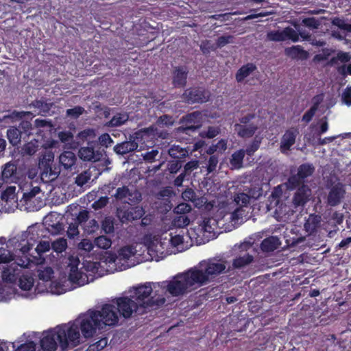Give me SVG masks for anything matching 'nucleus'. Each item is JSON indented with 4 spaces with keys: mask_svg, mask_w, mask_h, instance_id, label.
<instances>
[{
    "mask_svg": "<svg viewBox=\"0 0 351 351\" xmlns=\"http://www.w3.org/2000/svg\"><path fill=\"white\" fill-rule=\"evenodd\" d=\"M317 110V104L313 105L302 116V121L308 123L313 118Z\"/></svg>",
    "mask_w": 351,
    "mask_h": 351,
    "instance_id": "obj_53",
    "label": "nucleus"
},
{
    "mask_svg": "<svg viewBox=\"0 0 351 351\" xmlns=\"http://www.w3.org/2000/svg\"><path fill=\"white\" fill-rule=\"evenodd\" d=\"M250 197L245 193H239L234 195V202L242 208L247 206L250 202Z\"/></svg>",
    "mask_w": 351,
    "mask_h": 351,
    "instance_id": "obj_44",
    "label": "nucleus"
},
{
    "mask_svg": "<svg viewBox=\"0 0 351 351\" xmlns=\"http://www.w3.org/2000/svg\"><path fill=\"white\" fill-rule=\"evenodd\" d=\"M40 192V189L39 186L32 187L29 191L24 192L23 193L21 202H23L24 205L29 206V204H30L33 199L35 198L36 195Z\"/></svg>",
    "mask_w": 351,
    "mask_h": 351,
    "instance_id": "obj_34",
    "label": "nucleus"
},
{
    "mask_svg": "<svg viewBox=\"0 0 351 351\" xmlns=\"http://www.w3.org/2000/svg\"><path fill=\"white\" fill-rule=\"evenodd\" d=\"M234 130L237 132V135L241 138H250L254 136L258 127L254 123H250L247 125H241L239 123H235Z\"/></svg>",
    "mask_w": 351,
    "mask_h": 351,
    "instance_id": "obj_19",
    "label": "nucleus"
},
{
    "mask_svg": "<svg viewBox=\"0 0 351 351\" xmlns=\"http://www.w3.org/2000/svg\"><path fill=\"white\" fill-rule=\"evenodd\" d=\"M21 130L16 127H11L7 130V137L9 142L12 145L15 146L20 143L23 136H22Z\"/></svg>",
    "mask_w": 351,
    "mask_h": 351,
    "instance_id": "obj_29",
    "label": "nucleus"
},
{
    "mask_svg": "<svg viewBox=\"0 0 351 351\" xmlns=\"http://www.w3.org/2000/svg\"><path fill=\"white\" fill-rule=\"evenodd\" d=\"M201 113L195 111L187 114L182 119L183 125L179 128V130L185 133L188 131H195L201 126Z\"/></svg>",
    "mask_w": 351,
    "mask_h": 351,
    "instance_id": "obj_14",
    "label": "nucleus"
},
{
    "mask_svg": "<svg viewBox=\"0 0 351 351\" xmlns=\"http://www.w3.org/2000/svg\"><path fill=\"white\" fill-rule=\"evenodd\" d=\"M87 222H88L87 224L84 227V230L88 234L94 233L95 232H96L98 230L99 224L95 219H93L89 221L88 220Z\"/></svg>",
    "mask_w": 351,
    "mask_h": 351,
    "instance_id": "obj_64",
    "label": "nucleus"
},
{
    "mask_svg": "<svg viewBox=\"0 0 351 351\" xmlns=\"http://www.w3.org/2000/svg\"><path fill=\"white\" fill-rule=\"evenodd\" d=\"M90 179V173L87 171H84L77 176L75 182L77 186H82L86 184Z\"/></svg>",
    "mask_w": 351,
    "mask_h": 351,
    "instance_id": "obj_52",
    "label": "nucleus"
},
{
    "mask_svg": "<svg viewBox=\"0 0 351 351\" xmlns=\"http://www.w3.org/2000/svg\"><path fill=\"white\" fill-rule=\"evenodd\" d=\"M296 189L293 196L292 203L295 208L303 207L309 200L311 190L306 184H301Z\"/></svg>",
    "mask_w": 351,
    "mask_h": 351,
    "instance_id": "obj_15",
    "label": "nucleus"
},
{
    "mask_svg": "<svg viewBox=\"0 0 351 351\" xmlns=\"http://www.w3.org/2000/svg\"><path fill=\"white\" fill-rule=\"evenodd\" d=\"M53 276V270L51 267H47L45 268L43 270H40L38 271V276L40 280H42L45 282H48L51 280Z\"/></svg>",
    "mask_w": 351,
    "mask_h": 351,
    "instance_id": "obj_49",
    "label": "nucleus"
},
{
    "mask_svg": "<svg viewBox=\"0 0 351 351\" xmlns=\"http://www.w3.org/2000/svg\"><path fill=\"white\" fill-rule=\"evenodd\" d=\"M191 210V206L187 203H180L175 207L173 211L176 214L185 215Z\"/></svg>",
    "mask_w": 351,
    "mask_h": 351,
    "instance_id": "obj_58",
    "label": "nucleus"
},
{
    "mask_svg": "<svg viewBox=\"0 0 351 351\" xmlns=\"http://www.w3.org/2000/svg\"><path fill=\"white\" fill-rule=\"evenodd\" d=\"M76 161L77 157L71 151H64L59 156V162L65 169H71Z\"/></svg>",
    "mask_w": 351,
    "mask_h": 351,
    "instance_id": "obj_21",
    "label": "nucleus"
},
{
    "mask_svg": "<svg viewBox=\"0 0 351 351\" xmlns=\"http://www.w3.org/2000/svg\"><path fill=\"white\" fill-rule=\"evenodd\" d=\"M157 135V128L155 126H150L139 130L130 136V140L118 143L114 147V152L120 155H125L130 152L136 150L138 143H145L146 141L153 140Z\"/></svg>",
    "mask_w": 351,
    "mask_h": 351,
    "instance_id": "obj_7",
    "label": "nucleus"
},
{
    "mask_svg": "<svg viewBox=\"0 0 351 351\" xmlns=\"http://www.w3.org/2000/svg\"><path fill=\"white\" fill-rule=\"evenodd\" d=\"M54 155L51 152H49L43 155V157L40 158L39 160V168L43 169L44 171L46 173L48 172L49 170L51 171V165L53 161Z\"/></svg>",
    "mask_w": 351,
    "mask_h": 351,
    "instance_id": "obj_32",
    "label": "nucleus"
},
{
    "mask_svg": "<svg viewBox=\"0 0 351 351\" xmlns=\"http://www.w3.org/2000/svg\"><path fill=\"white\" fill-rule=\"evenodd\" d=\"M38 142L36 140L30 141L25 143L22 147V153L25 155L32 156L38 150Z\"/></svg>",
    "mask_w": 351,
    "mask_h": 351,
    "instance_id": "obj_38",
    "label": "nucleus"
},
{
    "mask_svg": "<svg viewBox=\"0 0 351 351\" xmlns=\"http://www.w3.org/2000/svg\"><path fill=\"white\" fill-rule=\"evenodd\" d=\"M95 244L101 249L107 250L110 247L112 241L106 236L101 235L95 239Z\"/></svg>",
    "mask_w": 351,
    "mask_h": 351,
    "instance_id": "obj_42",
    "label": "nucleus"
},
{
    "mask_svg": "<svg viewBox=\"0 0 351 351\" xmlns=\"http://www.w3.org/2000/svg\"><path fill=\"white\" fill-rule=\"evenodd\" d=\"M152 282H146L144 285H140L134 287L133 291H130V296L140 310V314L156 309L163 305L166 301L163 294L156 298L157 292L154 286L152 287Z\"/></svg>",
    "mask_w": 351,
    "mask_h": 351,
    "instance_id": "obj_4",
    "label": "nucleus"
},
{
    "mask_svg": "<svg viewBox=\"0 0 351 351\" xmlns=\"http://www.w3.org/2000/svg\"><path fill=\"white\" fill-rule=\"evenodd\" d=\"M285 40L290 39L293 42H298L299 40V32H296L291 27L285 29Z\"/></svg>",
    "mask_w": 351,
    "mask_h": 351,
    "instance_id": "obj_63",
    "label": "nucleus"
},
{
    "mask_svg": "<svg viewBox=\"0 0 351 351\" xmlns=\"http://www.w3.org/2000/svg\"><path fill=\"white\" fill-rule=\"evenodd\" d=\"M298 131L295 128L287 130L282 137L280 148L284 150H289L295 142Z\"/></svg>",
    "mask_w": 351,
    "mask_h": 351,
    "instance_id": "obj_18",
    "label": "nucleus"
},
{
    "mask_svg": "<svg viewBox=\"0 0 351 351\" xmlns=\"http://www.w3.org/2000/svg\"><path fill=\"white\" fill-rule=\"evenodd\" d=\"M320 223V217L317 215H310L306 220L304 227L306 232L312 234L317 230Z\"/></svg>",
    "mask_w": 351,
    "mask_h": 351,
    "instance_id": "obj_27",
    "label": "nucleus"
},
{
    "mask_svg": "<svg viewBox=\"0 0 351 351\" xmlns=\"http://www.w3.org/2000/svg\"><path fill=\"white\" fill-rule=\"evenodd\" d=\"M51 248V244L49 241H43L39 242L37 245L35 250L36 251L38 256H42V254L45 252L49 251Z\"/></svg>",
    "mask_w": 351,
    "mask_h": 351,
    "instance_id": "obj_61",
    "label": "nucleus"
},
{
    "mask_svg": "<svg viewBox=\"0 0 351 351\" xmlns=\"http://www.w3.org/2000/svg\"><path fill=\"white\" fill-rule=\"evenodd\" d=\"M18 128L21 130V133L23 136V139L29 137L32 134V130L34 129L32 124L29 121H22L19 123Z\"/></svg>",
    "mask_w": 351,
    "mask_h": 351,
    "instance_id": "obj_37",
    "label": "nucleus"
},
{
    "mask_svg": "<svg viewBox=\"0 0 351 351\" xmlns=\"http://www.w3.org/2000/svg\"><path fill=\"white\" fill-rule=\"evenodd\" d=\"M79 226L80 225L75 223L73 220L69 223L68 230L66 231L67 237L69 239H74L76 236L79 234Z\"/></svg>",
    "mask_w": 351,
    "mask_h": 351,
    "instance_id": "obj_51",
    "label": "nucleus"
},
{
    "mask_svg": "<svg viewBox=\"0 0 351 351\" xmlns=\"http://www.w3.org/2000/svg\"><path fill=\"white\" fill-rule=\"evenodd\" d=\"M26 239L27 243L20 249L22 256L17 258L14 263L5 268L1 277L3 282L7 283H15L19 280V287L24 291H29L34 285V280L32 272L23 271V269H28L32 263L27 254L36 242L35 234L29 230Z\"/></svg>",
    "mask_w": 351,
    "mask_h": 351,
    "instance_id": "obj_1",
    "label": "nucleus"
},
{
    "mask_svg": "<svg viewBox=\"0 0 351 351\" xmlns=\"http://www.w3.org/2000/svg\"><path fill=\"white\" fill-rule=\"evenodd\" d=\"M227 261L222 259L208 258L199 263L193 270L199 282V286L202 287L213 282L219 275L230 271V267L226 269Z\"/></svg>",
    "mask_w": 351,
    "mask_h": 351,
    "instance_id": "obj_5",
    "label": "nucleus"
},
{
    "mask_svg": "<svg viewBox=\"0 0 351 351\" xmlns=\"http://www.w3.org/2000/svg\"><path fill=\"white\" fill-rule=\"evenodd\" d=\"M220 133L219 127L208 126L207 130L202 132L201 136L203 138H213Z\"/></svg>",
    "mask_w": 351,
    "mask_h": 351,
    "instance_id": "obj_50",
    "label": "nucleus"
},
{
    "mask_svg": "<svg viewBox=\"0 0 351 351\" xmlns=\"http://www.w3.org/2000/svg\"><path fill=\"white\" fill-rule=\"evenodd\" d=\"M285 53L292 59L306 60L308 58V53L300 45L292 46L286 48Z\"/></svg>",
    "mask_w": 351,
    "mask_h": 351,
    "instance_id": "obj_22",
    "label": "nucleus"
},
{
    "mask_svg": "<svg viewBox=\"0 0 351 351\" xmlns=\"http://www.w3.org/2000/svg\"><path fill=\"white\" fill-rule=\"evenodd\" d=\"M350 59L351 56L348 53L339 51L337 53V56L332 57L329 60L328 64L330 66H334L338 64L339 62L343 63L348 62L350 60Z\"/></svg>",
    "mask_w": 351,
    "mask_h": 351,
    "instance_id": "obj_36",
    "label": "nucleus"
},
{
    "mask_svg": "<svg viewBox=\"0 0 351 351\" xmlns=\"http://www.w3.org/2000/svg\"><path fill=\"white\" fill-rule=\"evenodd\" d=\"M182 99L189 104H202L208 101V95L202 87H191L184 91Z\"/></svg>",
    "mask_w": 351,
    "mask_h": 351,
    "instance_id": "obj_12",
    "label": "nucleus"
},
{
    "mask_svg": "<svg viewBox=\"0 0 351 351\" xmlns=\"http://www.w3.org/2000/svg\"><path fill=\"white\" fill-rule=\"evenodd\" d=\"M145 215V210L143 207L136 206H132L123 211L122 218L128 221L139 219Z\"/></svg>",
    "mask_w": 351,
    "mask_h": 351,
    "instance_id": "obj_20",
    "label": "nucleus"
},
{
    "mask_svg": "<svg viewBox=\"0 0 351 351\" xmlns=\"http://www.w3.org/2000/svg\"><path fill=\"white\" fill-rule=\"evenodd\" d=\"M12 347L14 351H35L36 343L33 341H28L19 346H16L15 343H12Z\"/></svg>",
    "mask_w": 351,
    "mask_h": 351,
    "instance_id": "obj_43",
    "label": "nucleus"
},
{
    "mask_svg": "<svg viewBox=\"0 0 351 351\" xmlns=\"http://www.w3.org/2000/svg\"><path fill=\"white\" fill-rule=\"evenodd\" d=\"M169 154L171 157L177 160V162H182L189 156V150L180 145H173L169 149Z\"/></svg>",
    "mask_w": 351,
    "mask_h": 351,
    "instance_id": "obj_25",
    "label": "nucleus"
},
{
    "mask_svg": "<svg viewBox=\"0 0 351 351\" xmlns=\"http://www.w3.org/2000/svg\"><path fill=\"white\" fill-rule=\"evenodd\" d=\"M89 213L86 210H82L80 211L77 216L73 219V220L77 223L78 225L83 226L84 223H86L88 220Z\"/></svg>",
    "mask_w": 351,
    "mask_h": 351,
    "instance_id": "obj_55",
    "label": "nucleus"
},
{
    "mask_svg": "<svg viewBox=\"0 0 351 351\" xmlns=\"http://www.w3.org/2000/svg\"><path fill=\"white\" fill-rule=\"evenodd\" d=\"M14 259V255L10 250L1 247L0 248V263H8Z\"/></svg>",
    "mask_w": 351,
    "mask_h": 351,
    "instance_id": "obj_48",
    "label": "nucleus"
},
{
    "mask_svg": "<svg viewBox=\"0 0 351 351\" xmlns=\"http://www.w3.org/2000/svg\"><path fill=\"white\" fill-rule=\"evenodd\" d=\"M85 112V109L80 106H76L73 108L66 110V115L71 119H77Z\"/></svg>",
    "mask_w": 351,
    "mask_h": 351,
    "instance_id": "obj_45",
    "label": "nucleus"
},
{
    "mask_svg": "<svg viewBox=\"0 0 351 351\" xmlns=\"http://www.w3.org/2000/svg\"><path fill=\"white\" fill-rule=\"evenodd\" d=\"M114 219L111 217H105L101 221V230L105 234H111L114 230Z\"/></svg>",
    "mask_w": 351,
    "mask_h": 351,
    "instance_id": "obj_39",
    "label": "nucleus"
},
{
    "mask_svg": "<svg viewBox=\"0 0 351 351\" xmlns=\"http://www.w3.org/2000/svg\"><path fill=\"white\" fill-rule=\"evenodd\" d=\"M245 155L244 149H241L234 152L230 158V164L235 169H239L242 167L243 158Z\"/></svg>",
    "mask_w": 351,
    "mask_h": 351,
    "instance_id": "obj_30",
    "label": "nucleus"
},
{
    "mask_svg": "<svg viewBox=\"0 0 351 351\" xmlns=\"http://www.w3.org/2000/svg\"><path fill=\"white\" fill-rule=\"evenodd\" d=\"M66 330L72 347L75 348L82 342L81 338L86 339L92 338L99 330L104 329L101 322L95 313V310L89 309L80 314L75 320L65 324Z\"/></svg>",
    "mask_w": 351,
    "mask_h": 351,
    "instance_id": "obj_2",
    "label": "nucleus"
},
{
    "mask_svg": "<svg viewBox=\"0 0 351 351\" xmlns=\"http://www.w3.org/2000/svg\"><path fill=\"white\" fill-rule=\"evenodd\" d=\"M199 287H201L199 286V282L192 267L184 272L178 273L170 280L154 284L156 292L158 291V288L162 290L164 295L168 293L173 297L182 296Z\"/></svg>",
    "mask_w": 351,
    "mask_h": 351,
    "instance_id": "obj_3",
    "label": "nucleus"
},
{
    "mask_svg": "<svg viewBox=\"0 0 351 351\" xmlns=\"http://www.w3.org/2000/svg\"><path fill=\"white\" fill-rule=\"evenodd\" d=\"M108 344V338H101L97 342L90 344L88 348V351H100L104 348Z\"/></svg>",
    "mask_w": 351,
    "mask_h": 351,
    "instance_id": "obj_46",
    "label": "nucleus"
},
{
    "mask_svg": "<svg viewBox=\"0 0 351 351\" xmlns=\"http://www.w3.org/2000/svg\"><path fill=\"white\" fill-rule=\"evenodd\" d=\"M315 172V167L311 163H303L300 165L297 173L289 177L286 183L289 190H294L301 184H305L306 179L311 176Z\"/></svg>",
    "mask_w": 351,
    "mask_h": 351,
    "instance_id": "obj_8",
    "label": "nucleus"
},
{
    "mask_svg": "<svg viewBox=\"0 0 351 351\" xmlns=\"http://www.w3.org/2000/svg\"><path fill=\"white\" fill-rule=\"evenodd\" d=\"M279 244V239L277 237H269L263 240L261 249L264 252H271L278 249Z\"/></svg>",
    "mask_w": 351,
    "mask_h": 351,
    "instance_id": "obj_26",
    "label": "nucleus"
},
{
    "mask_svg": "<svg viewBox=\"0 0 351 351\" xmlns=\"http://www.w3.org/2000/svg\"><path fill=\"white\" fill-rule=\"evenodd\" d=\"M16 165L14 162H9L4 165L1 172V177L3 182H8L16 173Z\"/></svg>",
    "mask_w": 351,
    "mask_h": 351,
    "instance_id": "obj_28",
    "label": "nucleus"
},
{
    "mask_svg": "<svg viewBox=\"0 0 351 351\" xmlns=\"http://www.w3.org/2000/svg\"><path fill=\"white\" fill-rule=\"evenodd\" d=\"M213 221V225H215L216 221H215V220L214 219L209 218V217L204 218V219L202 221V223L201 225L204 232H209V233H211V232H214L215 228L211 225V221Z\"/></svg>",
    "mask_w": 351,
    "mask_h": 351,
    "instance_id": "obj_59",
    "label": "nucleus"
},
{
    "mask_svg": "<svg viewBox=\"0 0 351 351\" xmlns=\"http://www.w3.org/2000/svg\"><path fill=\"white\" fill-rule=\"evenodd\" d=\"M254 261V257L249 253H245L243 256H239L232 261V267L234 269H240L249 265Z\"/></svg>",
    "mask_w": 351,
    "mask_h": 351,
    "instance_id": "obj_24",
    "label": "nucleus"
},
{
    "mask_svg": "<svg viewBox=\"0 0 351 351\" xmlns=\"http://www.w3.org/2000/svg\"><path fill=\"white\" fill-rule=\"evenodd\" d=\"M97 317L104 328L106 326H114L119 322V315L114 304H105L101 311L95 310Z\"/></svg>",
    "mask_w": 351,
    "mask_h": 351,
    "instance_id": "obj_10",
    "label": "nucleus"
},
{
    "mask_svg": "<svg viewBox=\"0 0 351 351\" xmlns=\"http://www.w3.org/2000/svg\"><path fill=\"white\" fill-rule=\"evenodd\" d=\"M261 144V141L254 138L253 141L247 146L245 150V154L250 156L254 155V154L258 149Z\"/></svg>",
    "mask_w": 351,
    "mask_h": 351,
    "instance_id": "obj_54",
    "label": "nucleus"
},
{
    "mask_svg": "<svg viewBox=\"0 0 351 351\" xmlns=\"http://www.w3.org/2000/svg\"><path fill=\"white\" fill-rule=\"evenodd\" d=\"M182 197L184 200L191 202L194 206L198 207L202 202L197 197L196 193L192 189H187L182 193Z\"/></svg>",
    "mask_w": 351,
    "mask_h": 351,
    "instance_id": "obj_33",
    "label": "nucleus"
},
{
    "mask_svg": "<svg viewBox=\"0 0 351 351\" xmlns=\"http://www.w3.org/2000/svg\"><path fill=\"white\" fill-rule=\"evenodd\" d=\"M129 117L126 113H117L106 123L108 127H118L128 121Z\"/></svg>",
    "mask_w": 351,
    "mask_h": 351,
    "instance_id": "obj_31",
    "label": "nucleus"
},
{
    "mask_svg": "<svg viewBox=\"0 0 351 351\" xmlns=\"http://www.w3.org/2000/svg\"><path fill=\"white\" fill-rule=\"evenodd\" d=\"M285 29L282 32L274 31L267 34V38L272 41H283L285 40Z\"/></svg>",
    "mask_w": 351,
    "mask_h": 351,
    "instance_id": "obj_57",
    "label": "nucleus"
},
{
    "mask_svg": "<svg viewBox=\"0 0 351 351\" xmlns=\"http://www.w3.org/2000/svg\"><path fill=\"white\" fill-rule=\"evenodd\" d=\"M97 143H99V147H108V146H111V144L113 143L110 136L108 133H104L99 137Z\"/></svg>",
    "mask_w": 351,
    "mask_h": 351,
    "instance_id": "obj_60",
    "label": "nucleus"
},
{
    "mask_svg": "<svg viewBox=\"0 0 351 351\" xmlns=\"http://www.w3.org/2000/svg\"><path fill=\"white\" fill-rule=\"evenodd\" d=\"M84 276L86 278V276L77 269L69 271V279L73 283L83 285L84 284Z\"/></svg>",
    "mask_w": 351,
    "mask_h": 351,
    "instance_id": "obj_35",
    "label": "nucleus"
},
{
    "mask_svg": "<svg viewBox=\"0 0 351 351\" xmlns=\"http://www.w3.org/2000/svg\"><path fill=\"white\" fill-rule=\"evenodd\" d=\"M328 193L327 196V204L330 206H336L341 203L345 197L346 188L345 185L341 182L327 185Z\"/></svg>",
    "mask_w": 351,
    "mask_h": 351,
    "instance_id": "obj_13",
    "label": "nucleus"
},
{
    "mask_svg": "<svg viewBox=\"0 0 351 351\" xmlns=\"http://www.w3.org/2000/svg\"><path fill=\"white\" fill-rule=\"evenodd\" d=\"M130 195H131V193L128 187L126 186L119 187L116 191V193L114 194L115 198L119 200H122L123 199Z\"/></svg>",
    "mask_w": 351,
    "mask_h": 351,
    "instance_id": "obj_56",
    "label": "nucleus"
},
{
    "mask_svg": "<svg viewBox=\"0 0 351 351\" xmlns=\"http://www.w3.org/2000/svg\"><path fill=\"white\" fill-rule=\"evenodd\" d=\"M104 149L99 147L96 141H88L87 146L82 147L79 150V156L84 161H99L103 157Z\"/></svg>",
    "mask_w": 351,
    "mask_h": 351,
    "instance_id": "obj_11",
    "label": "nucleus"
},
{
    "mask_svg": "<svg viewBox=\"0 0 351 351\" xmlns=\"http://www.w3.org/2000/svg\"><path fill=\"white\" fill-rule=\"evenodd\" d=\"M112 302L117 306V313L125 319L131 317L134 313L141 315L138 306H136L130 295L117 298L112 300Z\"/></svg>",
    "mask_w": 351,
    "mask_h": 351,
    "instance_id": "obj_9",
    "label": "nucleus"
},
{
    "mask_svg": "<svg viewBox=\"0 0 351 351\" xmlns=\"http://www.w3.org/2000/svg\"><path fill=\"white\" fill-rule=\"evenodd\" d=\"M190 223V220L189 217L186 215H179L176 217L172 223L175 227L177 228H184L187 226Z\"/></svg>",
    "mask_w": 351,
    "mask_h": 351,
    "instance_id": "obj_47",
    "label": "nucleus"
},
{
    "mask_svg": "<svg viewBox=\"0 0 351 351\" xmlns=\"http://www.w3.org/2000/svg\"><path fill=\"white\" fill-rule=\"evenodd\" d=\"M136 252L135 248L132 246H123L118 250L117 254L111 257L110 262L112 261L116 264L121 263V261L127 263L130 258L135 255Z\"/></svg>",
    "mask_w": 351,
    "mask_h": 351,
    "instance_id": "obj_17",
    "label": "nucleus"
},
{
    "mask_svg": "<svg viewBox=\"0 0 351 351\" xmlns=\"http://www.w3.org/2000/svg\"><path fill=\"white\" fill-rule=\"evenodd\" d=\"M256 66L253 63H247L238 69L235 74V79L238 83H241L243 80L256 70Z\"/></svg>",
    "mask_w": 351,
    "mask_h": 351,
    "instance_id": "obj_23",
    "label": "nucleus"
},
{
    "mask_svg": "<svg viewBox=\"0 0 351 351\" xmlns=\"http://www.w3.org/2000/svg\"><path fill=\"white\" fill-rule=\"evenodd\" d=\"M65 324L58 325L53 328H51L43 334V338L40 339V346L43 351H56L58 348V341L60 347L62 351H67L72 347V342L69 341L66 330Z\"/></svg>",
    "mask_w": 351,
    "mask_h": 351,
    "instance_id": "obj_6",
    "label": "nucleus"
},
{
    "mask_svg": "<svg viewBox=\"0 0 351 351\" xmlns=\"http://www.w3.org/2000/svg\"><path fill=\"white\" fill-rule=\"evenodd\" d=\"M332 24L341 30L351 32V23H346L343 19L335 17L332 19Z\"/></svg>",
    "mask_w": 351,
    "mask_h": 351,
    "instance_id": "obj_41",
    "label": "nucleus"
},
{
    "mask_svg": "<svg viewBox=\"0 0 351 351\" xmlns=\"http://www.w3.org/2000/svg\"><path fill=\"white\" fill-rule=\"evenodd\" d=\"M189 70L186 66H178L172 71V84L176 88H182L187 82Z\"/></svg>",
    "mask_w": 351,
    "mask_h": 351,
    "instance_id": "obj_16",
    "label": "nucleus"
},
{
    "mask_svg": "<svg viewBox=\"0 0 351 351\" xmlns=\"http://www.w3.org/2000/svg\"><path fill=\"white\" fill-rule=\"evenodd\" d=\"M302 24L311 29H317L320 25V22L315 17H308L302 20Z\"/></svg>",
    "mask_w": 351,
    "mask_h": 351,
    "instance_id": "obj_62",
    "label": "nucleus"
},
{
    "mask_svg": "<svg viewBox=\"0 0 351 351\" xmlns=\"http://www.w3.org/2000/svg\"><path fill=\"white\" fill-rule=\"evenodd\" d=\"M51 247L54 252L62 253L67 247V241L63 238L58 239L51 243Z\"/></svg>",
    "mask_w": 351,
    "mask_h": 351,
    "instance_id": "obj_40",
    "label": "nucleus"
}]
</instances>
